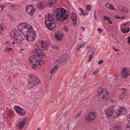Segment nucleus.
<instances>
[{
    "label": "nucleus",
    "mask_w": 130,
    "mask_h": 130,
    "mask_svg": "<svg viewBox=\"0 0 130 130\" xmlns=\"http://www.w3.org/2000/svg\"><path fill=\"white\" fill-rule=\"evenodd\" d=\"M52 47L54 49H55L57 50L58 51L59 50V48L58 46L56 45L55 44L53 45H52Z\"/></svg>",
    "instance_id": "obj_32"
},
{
    "label": "nucleus",
    "mask_w": 130,
    "mask_h": 130,
    "mask_svg": "<svg viewBox=\"0 0 130 130\" xmlns=\"http://www.w3.org/2000/svg\"><path fill=\"white\" fill-rule=\"evenodd\" d=\"M113 129L114 130H121L122 127L120 125L113 127Z\"/></svg>",
    "instance_id": "obj_27"
},
{
    "label": "nucleus",
    "mask_w": 130,
    "mask_h": 130,
    "mask_svg": "<svg viewBox=\"0 0 130 130\" xmlns=\"http://www.w3.org/2000/svg\"><path fill=\"white\" fill-rule=\"evenodd\" d=\"M103 62V61L102 60H99L98 62V63L99 64H101Z\"/></svg>",
    "instance_id": "obj_46"
},
{
    "label": "nucleus",
    "mask_w": 130,
    "mask_h": 130,
    "mask_svg": "<svg viewBox=\"0 0 130 130\" xmlns=\"http://www.w3.org/2000/svg\"><path fill=\"white\" fill-rule=\"evenodd\" d=\"M57 0H49L47 3L48 5L50 6L53 7L55 5V4L56 3Z\"/></svg>",
    "instance_id": "obj_17"
},
{
    "label": "nucleus",
    "mask_w": 130,
    "mask_h": 130,
    "mask_svg": "<svg viewBox=\"0 0 130 130\" xmlns=\"http://www.w3.org/2000/svg\"><path fill=\"white\" fill-rule=\"evenodd\" d=\"M91 55L90 56V61L91 60V59L93 58V55L94 54V52L95 50V49L93 47H92L91 49Z\"/></svg>",
    "instance_id": "obj_21"
},
{
    "label": "nucleus",
    "mask_w": 130,
    "mask_h": 130,
    "mask_svg": "<svg viewBox=\"0 0 130 130\" xmlns=\"http://www.w3.org/2000/svg\"><path fill=\"white\" fill-rule=\"evenodd\" d=\"M23 50H24V49H23V48H21V51H23Z\"/></svg>",
    "instance_id": "obj_58"
},
{
    "label": "nucleus",
    "mask_w": 130,
    "mask_h": 130,
    "mask_svg": "<svg viewBox=\"0 0 130 130\" xmlns=\"http://www.w3.org/2000/svg\"><path fill=\"white\" fill-rule=\"evenodd\" d=\"M45 3L43 2H41L38 3L37 5V7L40 9H43L45 6Z\"/></svg>",
    "instance_id": "obj_20"
},
{
    "label": "nucleus",
    "mask_w": 130,
    "mask_h": 130,
    "mask_svg": "<svg viewBox=\"0 0 130 130\" xmlns=\"http://www.w3.org/2000/svg\"><path fill=\"white\" fill-rule=\"evenodd\" d=\"M79 9L81 12L82 13L83 15H87L88 14V13L85 11L83 10L82 8H79Z\"/></svg>",
    "instance_id": "obj_28"
},
{
    "label": "nucleus",
    "mask_w": 130,
    "mask_h": 130,
    "mask_svg": "<svg viewBox=\"0 0 130 130\" xmlns=\"http://www.w3.org/2000/svg\"><path fill=\"white\" fill-rule=\"evenodd\" d=\"M14 108L17 114L20 116H24L26 113V111L24 109L18 106H14Z\"/></svg>",
    "instance_id": "obj_6"
},
{
    "label": "nucleus",
    "mask_w": 130,
    "mask_h": 130,
    "mask_svg": "<svg viewBox=\"0 0 130 130\" xmlns=\"http://www.w3.org/2000/svg\"><path fill=\"white\" fill-rule=\"evenodd\" d=\"M85 120L87 122H89V114L88 113L87 114L85 117Z\"/></svg>",
    "instance_id": "obj_31"
},
{
    "label": "nucleus",
    "mask_w": 130,
    "mask_h": 130,
    "mask_svg": "<svg viewBox=\"0 0 130 130\" xmlns=\"http://www.w3.org/2000/svg\"><path fill=\"white\" fill-rule=\"evenodd\" d=\"M99 71V70H96V71H94L93 72V74H96V73H97Z\"/></svg>",
    "instance_id": "obj_49"
},
{
    "label": "nucleus",
    "mask_w": 130,
    "mask_h": 130,
    "mask_svg": "<svg viewBox=\"0 0 130 130\" xmlns=\"http://www.w3.org/2000/svg\"><path fill=\"white\" fill-rule=\"evenodd\" d=\"M54 36L55 37V38L58 40H59L60 38H61L63 36L60 33H55L54 34Z\"/></svg>",
    "instance_id": "obj_19"
},
{
    "label": "nucleus",
    "mask_w": 130,
    "mask_h": 130,
    "mask_svg": "<svg viewBox=\"0 0 130 130\" xmlns=\"http://www.w3.org/2000/svg\"><path fill=\"white\" fill-rule=\"evenodd\" d=\"M84 47V45H83V44H82L81 45H80L79 46L78 48V51H80V47L83 48Z\"/></svg>",
    "instance_id": "obj_45"
},
{
    "label": "nucleus",
    "mask_w": 130,
    "mask_h": 130,
    "mask_svg": "<svg viewBox=\"0 0 130 130\" xmlns=\"http://www.w3.org/2000/svg\"><path fill=\"white\" fill-rule=\"evenodd\" d=\"M18 6L14 5V4H13L11 6V7L12 8L13 10H14L15 9H17Z\"/></svg>",
    "instance_id": "obj_39"
},
{
    "label": "nucleus",
    "mask_w": 130,
    "mask_h": 130,
    "mask_svg": "<svg viewBox=\"0 0 130 130\" xmlns=\"http://www.w3.org/2000/svg\"><path fill=\"white\" fill-rule=\"evenodd\" d=\"M82 29H83V30L84 31H85V29L84 28V27H82Z\"/></svg>",
    "instance_id": "obj_54"
},
{
    "label": "nucleus",
    "mask_w": 130,
    "mask_h": 130,
    "mask_svg": "<svg viewBox=\"0 0 130 130\" xmlns=\"http://www.w3.org/2000/svg\"><path fill=\"white\" fill-rule=\"evenodd\" d=\"M18 34V32L15 30H13L11 31L10 33V35L11 36L14 37L15 38V36L17 35Z\"/></svg>",
    "instance_id": "obj_18"
},
{
    "label": "nucleus",
    "mask_w": 130,
    "mask_h": 130,
    "mask_svg": "<svg viewBox=\"0 0 130 130\" xmlns=\"http://www.w3.org/2000/svg\"><path fill=\"white\" fill-rule=\"evenodd\" d=\"M12 43L13 44H15V42L14 41H13L12 42Z\"/></svg>",
    "instance_id": "obj_55"
},
{
    "label": "nucleus",
    "mask_w": 130,
    "mask_h": 130,
    "mask_svg": "<svg viewBox=\"0 0 130 130\" xmlns=\"http://www.w3.org/2000/svg\"><path fill=\"white\" fill-rule=\"evenodd\" d=\"M96 117L95 113L94 112H90V121H93Z\"/></svg>",
    "instance_id": "obj_16"
},
{
    "label": "nucleus",
    "mask_w": 130,
    "mask_h": 130,
    "mask_svg": "<svg viewBox=\"0 0 130 130\" xmlns=\"http://www.w3.org/2000/svg\"><path fill=\"white\" fill-rule=\"evenodd\" d=\"M92 7L90 6V10L91 9Z\"/></svg>",
    "instance_id": "obj_57"
},
{
    "label": "nucleus",
    "mask_w": 130,
    "mask_h": 130,
    "mask_svg": "<svg viewBox=\"0 0 130 130\" xmlns=\"http://www.w3.org/2000/svg\"><path fill=\"white\" fill-rule=\"evenodd\" d=\"M106 6L107 7L111 10H115V8L114 6H113L111 4L108 3L106 4Z\"/></svg>",
    "instance_id": "obj_24"
},
{
    "label": "nucleus",
    "mask_w": 130,
    "mask_h": 130,
    "mask_svg": "<svg viewBox=\"0 0 130 130\" xmlns=\"http://www.w3.org/2000/svg\"><path fill=\"white\" fill-rule=\"evenodd\" d=\"M54 15L56 19L60 22L67 20L69 17L67 11L64 8L61 7L56 9L54 12Z\"/></svg>",
    "instance_id": "obj_3"
},
{
    "label": "nucleus",
    "mask_w": 130,
    "mask_h": 130,
    "mask_svg": "<svg viewBox=\"0 0 130 130\" xmlns=\"http://www.w3.org/2000/svg\"><path fill=\"white\" fill-rule=\"evenodd\" d=\"M121 91L122 92V93L123 94H126V92L127 91V90L125 88H122L121 90Z\"/></svg>",
    "instance_id": "obj_33"
},
{
    "label": "nucleus",
    "mask_w": 130,
    "mask_h": 130,
    "mask_svg": "<svg viewBox=\"0 0 130 130\" xmlns=\"http://www.w3.org/2000/svg\"><path fill=\"white\" fill-rule=\"evenodd\" d=\"M118 43H119V41H118Z\"/></svg>",
    "instance_id": "obj_63"
},
{
    "label": "nucleus",
    "mask_w": 130,
    "mask_h": 130,
    "mask_svg": "<svg viewBox=\"0 0 130 130\" xmlns=\"http://www.w3.org/2000/svg\"><path fill=\"white\" fill-rule=\"evenodd\" d=\"M128 118L129 119H130V116H129V117H128Z\"/></svg>",
    "instance_id": "obj_59"
},
{
    "label": "nucleus",
    "mask_w": 130,
    "mask_h": 130,
    "mask_svg": "<svg viewBox=\"0 0 130 130\" xmlns=\"http://www.w3.org/2000/svg\"><path fill=\"white\" fill-rule=\"evenodd\" d=\"M45 41H44L42 40L41 41V48H44V49L45 48Z\"/></svg>",
    "instance_id": "obj_29"
},
{
    "label": "nucleus",
    "mask_w": 130,
    "mask_h": 130,
    "mask_svg": "<svg viewBox=\"0 0 130 130\" xmlns=\"http://www.w3.org/2000/svg\"><path fill=\"white\" fill-rule=\"evenodd\" d=\"M126 26L123 27H121V30L122 32L124 34H126L128 33L129 31V29L128 25H126Z\"/></svg>",
    "instance_id": "obj_14"
},
{
    "label": "nucleus",
    "mask_w": 130,
    "mask_h": 130,
    "mask_svg": "<svg viewBox=\"0 0 130 130\" xmlns=\"http://www.w3.org/2000/svg\"><path fill=\"white\" fill-rule=\"evenodd\" d=\"M107 21H108V22L109 24H111L112 23V22L110 20V18H109V19H108V20H107Z\"/></svg>",
    "instance_id": "obj_47"
},
{
    "label": "nucleus",
    "mask_w": 130,
    "mask_h": 130,
    "mask_svg": "<svg viewBox=\"0 0 130 130\" xmlns=\"http://www.w3.org/2000/svg\"><path fill=\"white\" fill-rule=\"evenodd\" d=\"M29 81L32 83H34V85H37L39 83V80L37 77L34 76L32 74L29 75Z\"/></svg>",
    "instance_id": "obj_10"
},
{
    "label": "nucleus",
    "mask_w": 130,
    "mask_h": 130,
    "mask_svg": "<svg viewBox=\"0 0 130 130\" xmlns=\"http://www.w3.org/2000/svg\"><path fill=\"white\" fill-rule=\"evenodd\" d=\"M33 5H28L26 9L27 12L30 15H35L36 9L34 8Z\"/></svg>",
    "instance_id": "obj_8"
},
{
    "label": "nucleus",
    "mask_w": 130,
    "mask_h": 130,
    "mask_svg": "<svg viewBox=\"0 0 130 130\" xmlns=\"http://www.w3.org/2000/svg\"><path fill=\"white\" fill-rule=\"evenodd\" d=\"M29 82L27 85V87H28L29 88H32L34 86V83H31L30 81L29 80Z\"/></svg>",
    "instance_id": "obj_26"
},
{
    "label": "nucleus",
    "mask_w": 130,
    "mask_h": 130,
    "mask_svg": "<svg viewBox=\"0 0 130 130\" xmlns=\"http://www.w3.org/2000/svg\"><path fill=\"white\" fill-rule=\"evenodd\" d=\"M104 19H105V20L106 21L107 20H107H108V19H109V17H106L105 16H104Z\"/></svg>",
    "instance_id": "obj_48"
},
{
    "label": "nucleus",
    "mask_w": 130,
    "mask_h": 130,
    "mask_svg": "<svg viewBox=\"0 0 130 130\" xmlns=\"http://www.w3.org/2000/svg\"><path fill=\"white\" fill-rule=\"evenodd\" d=\"M15 39L17 43L20 44L22 43L24 40L23 37L19 34H18L16 36H15Z\"/></svg>",
    "instance_id": "obj_12"
},
{
    "label": "nucleus",
    "mask_w": 130,
    "mask_h": 130,
    "mask_svg": "<svg viewBox=\"0 0 130 130\" xmlns=\"http://www.w3.org/2000/svg\"><path fill=\"white\" fill-rule=\"evenodd\" d=\"M3 30V27L0 25V35L2 34V32Z\"/></svg>",
    "instance_id": "obj_38"
},
{
    "label": "nucleus",
    "mask_w": 130,
    "mask_h": 130,
    "mask_svg": "<svg viewBox=\"0 0 130 130\" xmlns=\"http://www.w3.org/2000/svg\"><path fill=\"white\" fill-rule=\"evenodd\" d=\"M121 74L122 77L124 78H126L130 75V72L127 68H125L122 69Z\"/></svg>",
    "instance_id": "obj_11"
},
{
    "label": "nucleus",
    "mask_w": 130,
    "mask_h": 130,
    "mask_svg": "<svg viewBox=\"0 0 130 130\" xmlns=\"http://www.w3.org/2000/svg\"><path fill=\"white\" fill-rule=\"evenodd\" d=\"M97 31L100 33H101L103 31V30L100 28H98L97 29Z\"/></svg>",
    "instance_id": "obj_44"
},
{
    "label": "nucleus",
    "mask_w": 130,
    "mask_h": 130,
    "mask_svg": "<svg viewBox=\"0 0 130 130\" xmlns=\"http://www.w3.org/2000/svg\"><path fill=\"white\" fill-rule=\"evenodd\" d=\"M113 49L116 52H117L118 51V49H115L114 47H113Z\"/></svg>",
    "instance_id": "obj_51"
},
{
    "label": "nucleus",
    "mask_w": 130,
    "mask_h": 130,
    "mask_svg": "<svg viewBox=\"0 0 130 130\" xmlns=\"http://www.w3.org/2000/svg\"><path fill=\"white\" fill-rule=\"evenodd\" d=\"M98 92L97 96L101 100L105 101L109 98V92H106V89H105L99 87Z\"/></svg>",
    "instance_id": "obj_5"
},
{
    "label": "nucleus",
    "mask_w": 130,
    "mask_h": 130,
    "mask_svg": "<svg viewBox=\"0 0 130 130\" xmlns=\"http://www.w3.org/2000/svg\"><path fill=\"white\" fill-rule=\"evenodd\" d=\"M82 114V112L81 111L79 112L78 113V114L76 116V118L77 119Z\"/></svg>",
    "instance_id": "obj_43"
},
{
    "label": "nucleus",
    "mask_w": 130,
    "mask_h": 130,
    "mask_svg": "<svg viewBox=\"0 0 130 130\" xmlns=\"http://www.w3.org/2000/svg\"><path fill=\"white\" fill-rule=\"evenodd\" d=\"M26 121L25 119L24 118V119L20 122H18L17 123V127L20 129H21L24 125L26 124Z\"/></svg>",
    "instance_id": "obj_13"
},
{
    "label": "nucleus",
    "mask_w": 130,
    "mask_h": 130,
    "mask_svg": "<svg viewBox=\"0 0 130 130\" xmlns=\"http://www.w3.org/2000/svg\"><path fill=\"white\" fill-rule=\"evenodd\" d=\"M45 47H46L45 48V50H47L49 48L48 46L50 44V43L48 42H45Z\"/></svg>",
    "instance_id": "obj_34"
},
{
    "label": "nucleus",
    "mask_w": 130,
    "mask_h": 130,
    "mask_svg": "<svg viewBox=\"0 0 130 130\" xmlns=\"http://www.w3.org/2000/svg\"><path fill=\"white\" fill-rule=\"evenodd\" d=\"M113 108V106L112 105L110 106L107 109H106L104 110V112L106 113L107 117H111L112 116L114 112Z\"/></svg>",
    "instance_id": "obj_7"
},
{
    "label": "nucleus",
    "mask_w": 130,
    "mask_h": 130,
    "mask_svg": "<svg viewBox=\"0 0 130 130\" xmlns=\"http://www.w3.org/2000/svg\"><path fill=\"white\" fill-rule=\"evenodd\" d=\"M32 54L34 57L30 56L29 58V60L31 64L33 65L32 66L33 69H35L37 65H40V59L38 60L37 58H41L44 56V54L42 52V50L35 49L32 51Z\"/></svg>",
    "instance_id": "obj_2"
},
{
    "label": "nucleus",
    "mask_w": 130,
    "mask_h": 130,
    "mask_svg": "<svg viewBox=\"0 0 130 130\" xmlns=\"http://www.w3.org/2000/svg\"><path fill=\"white\" fill-rule=\"evenodd\" d=\"M37 130H41L40 128H38L37 129Z\"/></svg>",
    "instance_id": "obj_56"
},
{
    "label": "nucleus",
    "mask_w": 130,
    "mask_h": 130,
    "mask_svg": "<svg viewBox=\"0 0 130 130\" xmlns=\"http://www.w3.org/2000/svg\"><path fill=\"white\" fill-rule=\"evenodd\" d=\"M126 94H123L122 93H121L119 95V98L121 99H122L124 97V96Z\"/></svg>",
    "instance_id": "obj_41"
},
{
    "label": "nucleus",
    "mask_w": 130,
    "mask_h": 130,
    "mask_svg": "<svg viewBox=\"0 0 130 130\" xmlns=\"http://www.w3.org/2000/svg\"><path fill=\"white\" fill-rule=\"evenodd\" d=\"M128 42L130 43V36L128 38Z\"/></svg>",
    "instance_id": "obj_53"
},
{
    "label": "nucleus",
    "mask_w": 130,
    "mask_h": 130,
    "mask_svg": "<svg viewBox=\"0 0 130 130\" xmlns=\"http://www.w3.org/2000/svg\"><path fill=\"white\" fill-rule=\"evenodd\" d=\"M121 11L122 13H127L128 12V9L125 8H122V9H121L120 11Z\"/></svg>",
    "instance_id": "obj_30"
},
{
    "label": "nucleus",
    "mask_w": 130,
    "mask_h": 130,
    "mask_svg": "<svg viewBox=\"0 0 130 130\" xmlns=\"http://www.w3.org/2000/svg\"><path fill=\"white\" fill-rule=\"evenodd\" d=\"M4 44L6 45V46H11V44L10 42L9 41H8L4 43Z\"/></svg>",
    "instance_id": "obj_35"
},
{
    "label": "nucleus",
    "mask_w": 130,
    "mask_h": 130,
    "mask_svg": "<svg viewBox=\"0 0 130 130\" xmlns=\"http://www.w3.org/2000/svg\"><path fill=\"white\" fill-rule=\"evenodd\" d=\"M60 58L62 60H63V62H65L67 61V55L66 54L62 55L61 56Z\"/></svg>",
    "instance_id": "obj_22"
},
{
    "label": "nucleus",
    "mask_w": 130,
    "mask_h": 130,
    "mask_svg": "<svg viewBox=\"0 0 130 130\" xmlns=\"http://www.w3.org/2000/svg\"><path fill=\"white\" fill-rule=\"evenodd\" d=\"M53 15L48 13L45 17L46 20L45 21V25L49 29L52 31L54 30L56 26V24L54 23Z\"/></svg>",
    "instance_id": "obj_4"
},
{
    "label": "nucleus",
    "mask_w": 130,
    "mask_h": 130,
    "mask_svg": "<svg viewBox=\"0 0 130 130\" xmlns=\"http://www.w3.org/2000/svg\"><path fill=\"white\" fill-rule=\"evenodd\" d=\"M58 67V65H57L54 67L52 69V71L50 72L51 74H53L54 72H56L57 70V68Z\"/></svg>",
    "instance_id": "obj_25"
},
{
    "label": "nucleus",
    "mask_w": 130,
    "mask_h": 130,
    "mask_svg": "<svg viewBox=\"0 0 130 130\" xmlns=\"http://www.w3.org/2000/svg\"><path fill=\"white\" fill-rule=\"evenodd\" d=\"M89 60H88L87 61L88 62L89 61Z\"/></svg>",
    "instance_id": "obj_60"
},
{
    "label": "nucleus",
    "mask_w": 130,
    "mask_h": 130,
    "mask_svg": "<svg viewBox=\"0 0 130 130\" xmlns=\"http://www.w3.org/2000/svg\"><path fill=\"white\" fill-rule=\"evenodd\" d=\"M19 31L23 33L24 37L29 41H32L35 39L36 34L32 26L25 23H20L17 26Z\"/></svg>",
    "instance_id": "obj_1"
},
{
    "label": "nucleus",
    "mask_w": 130,
    "mask_h": 130,
    "mask_svg": "<svg viewBox=\"0 0 130 130\" xmlns=\"http://www.w3.org/2000/svg\"><path fill=\"white\" fill-rule=\"evenodd\" d=\"M125 130H130V124H128L127 125L126 128Z\"/></svg>",
    "instance_id": "obj_42"
},
{
    "label": "nucleus",
    "mask_w": 130,
    "mask_h": 130,
    "mask_svg": "<svg viewBox=\"0 0 130 130\" xmlns=\"http://www.w3.org/2000/svg\"><path fill=\"white\" fill-rule=\"evenodd\" d=\"M115 17L116 18L119 19H123L124 18V16L120 17L118 15H116V16H115Z\"/></svg>",
    "instance_id": "obj_37"
},
{
    "label": "nucleus",
    "mask_w": 130,
    "mask_h": 130,
    "mask_svg": "<svg viewBox=\"0 0 130 130\" xmlns=\"http://www.w3.org/2000/svg\"><path fill=\"white\" fill-rule=\"evenodd\" d=\"M111 102H112V100H111Z\"/></svg>",
    "instance_id": "obj_64"
},
{
    "label": "nucleus",
    "mask_w": 130,
    "mask_h": 130,
    "mask_svg": "<svg viewBox=\"0 0 130 130\" xmlns=\"http://www.w3.org/2000/svg\"><path fill=\"white\" fill-rule=\"evenodd\" d=\"M79 14L80 15H82V14L80 13H79Z\"/></svg>",
    "instance_id": "obj_62"
},
{
    "label": "nucleus",
    "mask_w": 130,
    "mask_h": 130,
    "mask_svg": "<svg viewBox=\"0 0 130 130\" xmlns=\"http://www.w3.org/2000/svg\"><path fill=\"white\" fill-rule=\"evenodd\" d=\"M82 38H79V40H82Z\"/></svg>",
    "instance_id": "obj_61"
},
{
    "label": "nucleus",
    "mask_w": 130,
    "mask_h": 130,
    "mask_svg": "<svg viewBox=\"0 0 130 130\" xmlns=\"http://www.w3.org/2000/svg\"><path fill=\"white\" fill-rule=\"evenodd\" d=\"M87 9L88 11H89V5L87 6Z\"/></svg>",
    "instance_id": "obj_50"
},
{
    "label": "nucleus",
    "mask_w": 130,
    "mask_h": 130,
    "mask_svg": "<svg viewBox=\"0 0 130 130\" xmlns=\"http://www.w3.org/2000/svg\"><path fill=\"white\" fill-rule=\"evenodd\" d=\"M71 19L72 20L73 23L74 24H76L77 23V19L75 13L74 12H72L71 15Z\"/></svg>",
    "instance_id": "obj_15"
},
{
    "label": "nucleus",
    "mask_w": 130,
    "mask_h": 130,
    "mask_svg": "<svg viewBox=\"0 0 130 130\" xmlns=\"http://www.w3.org/2000/svg\"><path fill=\"white\" fill-rule=\"evenodd\" d=\"M63 62V60H62L59 58L55 61V63H56V65H58L61 64Z\"/></svg>",
    "instance_id": "obj_23"
},
{
    "label": "nucleus",
    "mask_w": 130,
    "mask_h": 130,
    "mask_svg": "<svg viewBox=\"0 0 130 130\" xmlns=\"http://www.w3.org/2000/svg\"><path fill=\"white\" fill-rule=\"evenodd\" d=\"M126 113V110L125 108L120 107L117 110L116 113L117 118L122 115H125Z\"/></svg>",
    "instance_id": "obj_9"
},
{
    "label": "nucleus",
    "mask_w": 130,
    "mask_h": 130,
    "mask_svg": "<svg viewBox=\"0 0 130 130\" xmlns=\"http://www.w3.org/2000/svg\"><path fill=\"white\" fill-rule=\"evenodd\" d=\"M94 16H95V19H98V18H97V17L95 15V12H94Z\"/></svg>",
    "instance_id": "obj_52"
},
{
    "label": "nucleus",
    "mask_w": 130,
    "mask_h": 130,
    "mask_svg": "<svg viewBox=\"0 0 130 130\" xmlns=\"http://www.w3.org/2000/svg\"><path fill=\"white\" fill-rule=\"evenodd\" d=\"M63 30H64L66 32H68L69 31L66 25H64L63 28Z\"/></svg>",
    "instance_id": "obj_36"
},
{
    "label": "nucleus",
    "mask_w": 130,
    "mask_h": 130,
    "mask_svg": "<svg viewBox=\"0 0 130 130\" xmlns=\"http://www.w3.org/2000/svg\"><path fill=\"white\" fill-rule=\"evenodd\" d=\"M5 50L6 51H9L12 50V48L9 47H8L6 46L5 48Z\"/></svg>",
    "instance_id": "obj_40"
}]
</instances>
